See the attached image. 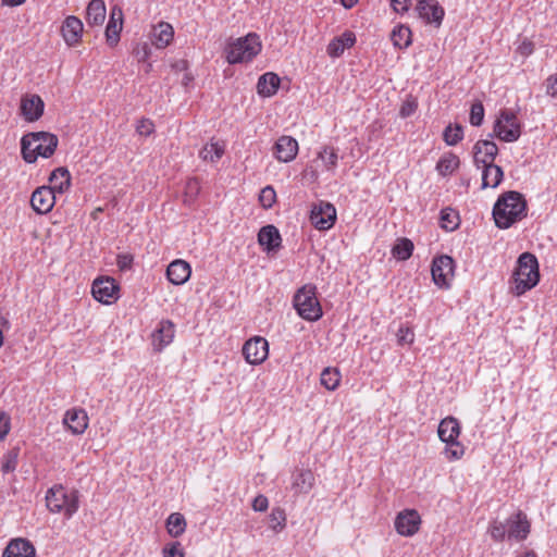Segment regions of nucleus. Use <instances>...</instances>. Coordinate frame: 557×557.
Instances as JSON below:
<instances>
[{
	"label": "nucleus",
	"mask_w": 557,
	"mask_h": 557,
	"mask_svg": "<svg viewBox=\"0 0 557 557\" xmlns=\"http://www.w3.org/2000/svg\"><path fill=\"white\" fill-rule=\"evenodd\" d=\"M527 216V200L516 190H509L498 197L493 207V218L498 228H509Z\"/></svg>",
	"instance_id": "obj_1"
},
{
	"label": "nucleus",
	"mask_w": 557,
	"mask_h": 557,
	"mask_svg": "<svg viewBox=\"0 0 557 557\" xmlns=\"http://www.w3.org/2000/svg\"><path fill=\"white\" fill-rule=\"evenodd\" d=\"M531 531V524L528 517L521 510L512 513L504 521L495 519L490 522L487 533L495 542L524 541Z\"/></svg>",
	"instance_id": "obj_2"
},
{
	"label": "nucleus",
	"mask_w": 557,
	"mask_h": 557,
	"mask_svg": "<svg viewBox=\"0 0 557 557\" xmlns=\"http://www.w3.org/2000/svg\"><path fill=\"white\" fill-rule=\"evenodd\" d=\"M59 144L54 134L48 132H34L24 135L21 139V152L25 162L34 163L38 157L50 158Z\"/></svg>",
	"instance_id": "obj_3"
},
{
	"label": "nucleus",
	"mask_w": 557,
	"mask_h": 557,
	"mask_svg": "<svg viewBox=\"0 0 557 557\" xmlns=\"http://www.w3.org/2000/svg\"><path fill=\"white\" fill-rule=\"evenodd\" d=\"M515 293L520 296L537 285L540 281L539 262L534 255L523 252L517 261L513 272Z\"/></svg>",
	"instance_id": "obj_4"
},
{
	"label": "nucleus",
	"mask_w": 557,
	"mask_h": 557,
	"mask_svg": "<svg viewBox=\"0 0 557 557\" xmlns=\"http://www.w3.org/2000/svg\"><path fill=\"white\" fill-rule=\"evenodd\" d=\"M262 45L256 33H249L244 37L228 42L225 52L230 64L250 62L261 51Z\"/></svg>",
	"instance_id": "obj_5"
},
{
	"label": "nucleus",
	"mask_w": 557,
	"mask_h": 557,
	"mask_svg": "<svg viewBox=\"0 0 557 557\" xmlns=\"http://www.w3.org/2000/svg\"><path fill=\"white\" fill-rule=\"evenodd\" d=\"M293 306L304 320L315 322L323 315V310L317 298V287L307 284L299 288L293 298Z\"/></svg>",
	"instance_id": "obj_6"
},
{
	"label": "nucleus",
	"mask_w": 557,
	"mask_h": 557,
	"mask_svg": "<svg viewBox=\"0 0 557 557\" xmlns=\"http://www.w3.org/2000/svg\"><path fill=\"white\" fill-rule=\"evenodd\" d=\"M438 437L446 444L444 456L449 460H458L465 454L463 445L458 441L460 435V424L455 417L444 418L437 429Z\"/></svg>",
	"instance_id": "obj_7"
},
{
	"label": "nucleus",
	"mask_w": 557,
	"mask_h": 557,
	"mask_svg": "<svg viewBox=\"0 0 557 557\" xmlns=\"http://www.w3.org/2000/svg\"><path fill=\"white\" fill-rule=\"evenodd\" d=\"M522 125L518 120L516 112L508 109L499 111L493 126V134L490 136L497 137L504 143H515L521 136Z\"/></svg>",
	"instance_id": "obj_8"
},
{
	"label": "nucleus",
	"mask_w": 557,
	"mask_h": 557,
	"mask_svg": "<svg viewBox=\"0 0 557 557\" xmlns=\"http://www.w3.org/2000/svg\"><path fill=\"white\" fill-rule=\"evenodd\" d=\"M46 505L49 511L64 515L70 519L78 509V500L74 495H67L62 485H53L47 491Z\"/></svg>",
	"instance_id": "obj_9"
},
{
	"label": "nucleus",
	"mask_w": 557,
	"mask_h": 557,
	"mask_svg": "<svg viewBox=\"0 0 557 557\" xmlns=\"http://www.w3.org/2000/svg\"><path fill=\"white\" fill-rule=\"evenodd\" d=\"M336 209L327 201H319L313 205L310 212V222L319 231L330 230L336 221Z\"/></svg>",
	"instance_id": "obj_10"
},
{
	"label": "nucleus",
	"mask_w": 557,
	"mask_h": 557,
	"mask_svg": "<svg viewBox=\"0 0 557 557\" xmlns=\"http://www.w3.org/2000/svg\"><path fill=\"white\" fill-rule=\"evenodd\" d=\"M455 261L447 255L440 256L433 260L431 273L434 283L438 287H448L454 276Z\"/></svg>",
	"instance_id": "obj_11"
},
{
	"label": "nucleus",
	"mask_w": 557,
	"mask_h": 557,
	"mask_svg": "<svg viewBox=\"0 0 557 557\" xmlns=\"http://www.w3.org/2000/svg\"><path fill=\"white\" fill-rule=\"evenodd\" d=\"M243 355L249 364L262 363L269 355L268 341L261 336L248 339L243 346Z\"/></svg>",
	"instance_id": "obj_12"
},
{
	"label": "nucleus",
	"mask_w": 557,
	"mask_h": 557,
	"mask_svg": "<svg viewBox=\"0 0 557 557\" xmlns=\"http://www.w3.org/2000/svg\"><path fill=\"white\" fill-rule=\"evenodd\" d=\"M421 517L416 509H405L395 519V529L403 536L414 535L420 528Z\"/></svg>",
	"instance_id": "obj_13"
},
{
	"label": "nucleus",
	"mask_w": 557,
	"mask_h": 557,
	"mask_svg": "<svg viewBox=\"0 0 557 557\" xmlns=\"http://www.w3.org/2000/svg\"><path fill=\"white\" fill-rule=\"evenodd\" d=\"M119 286L112 277H101L94 281L91 293L94 298L109 305L117 299Z\"/></svg>",
	"instance_id": "obj_14"
},
{
	"label": "nucleus",
	"mask_w": 557,
	"mask_h": 557,
	"mask_svg": "<svg viewBox=\"0 0 557 557\" xmlns=\"http://www.w3.org/2000/svg\"><path fill=\"white\" fill-rule=\"evenodd\" d=\"M416 10L428 24H433L435 27L442 25L445 10L437 0H419Z\"/></svg>",
	"instance_id": "obj_15"
},
{
	"label": "nucleus",
	"mask_w": 557,
	"mask_h": 557,
	"mask_svg": "<svg viewBox=\"0 0 557 557\" xmlns=\"http://www.w3.org/2000/svg\"><path fill=\"white\" fill-rule=\"evenodd\" d=\"M53 188L40 186L36 188L30 197V206L38 214L49 213L55 203V194Z\"/></svg>",
	"instance_id": "obj_16"
},
{
	"label": "nucleus",
	"mask_w": 557,
	"mask_h": 557,
	"mask_svg": "<svg viewBox=\"0 0 557 557\" xmlns=\"http://www.w3.org/2000/svg\"><path fill=\"white\" fill-rule=\"evenodd\" d=\"M497 154V145L488 139L478 140L473 147V160L476 168L494 163Z\"/></svg>",
	"instance_id": "obj_17"
},
{
	"label": "nucleus",
	"mask_w": 557,
	"mask_h": 557,
	"mask_svg": "<svg viewBox=\"0 0 557 557\" xmlns=\"http://www.w3.org/2000/svg\"><path fill=\"white\" fill-rule=\"evenodd\" d=\"M175 335V325L170 320H162L158 323V326L153 331L152 337V346L154 350L161 351L168 345L173 342Z\"/></svg>",
	"instance_id": "obj_18"
},
{
	"label": "nucleus",
	"mask_w": 557,
	"mask_h": 557,
	"mask_svg": "<svg viewBox=\"0 0 557 557\" xmlns=\"http://www.w3.org/2000/svg\"><path fill=\"white\" fill-rule=\"evenodd\" d=\"M298 152V143L292 136H281L274 145V156L281 162L293 161Z\"/></svg>",
	"instance_id": "obj_19"
},
{
	"label": "nucleus",
	"mask_w": 557,
	"mask_h": 557,
	"mask_svg": "<svg viewBox=\"0 0 557 557\" xmlns=\"http://www.w3.org/2000/svg\"><path fill=\"white\" fill-rule=\"evenodd\" d=\"M45 103L40 96L30 95L21 101V112L27 122H35L44 114Z\"/></svg>",
	"instance_id": "obj_20"
},
{
	"label": "nucleus",
	"mask_w": 557,
	"mask_h": 557,
	"mask_svg": "<svg viewBox=\"0 0 557 557\" xmlns=\"http://www.w3.org/2000/svg\"><path fill=\"white\" fill-rule=\"evenodd\" d=\"M258 243L267 252L277 251L282 244V237L272 224L262 226L258 233Z\"/></svg>",
	"instance_id": "obj_21"
},
{
	"label": "nucleus",
	"mask_w": 557,
	"mask_h": 557,
	"mask_svg": "<svg viewBox=\"0 0 557 557\" xmlns=\"http://www.w3.org/2000/svg\"><path fill=\"white\" fill-rule=\"evenodd\" d=\"M36 549L30 541L22 537L11 540L3 549L2 557H35Z\"/></svg>",
	"instance_id": "obj_22"
},
{
	"label": "nucleus",
	"mask_w": 557,
	"mask_h": 557,
	"mask_svg": "<svg viewBox=\"0 0 557 557\" xmlns=\"http://www.w3.org/2000/svg\"><path fill=\"white\" fill-rule=\"evenodd\" d=\"M63 422L73 434L79 435L83 434L88 426V416L84 409L73 408L65 412Z\"/></svg>",
	"instance_id": "obj_23"
},
{
	"label": "nucleus",
	"mask_w": 557,
	"mask_h": 557,
	"mask_svg": "<svg viewBox=\"0 0 557 557\" xmlns=\"http://www.w3.org/2000/svg\"><path fill=\"white\" fill-rule=\"evenodd\" d=\"M191 269L188 262L182 259L172 261L166 269V277L174 285H182L188 281Z\"/></svg>",
	"instance_id": "obj_24"
},
{
	"label": "nucleus",
	"mask_w": 557,
	"mask_h": 557,
	"mask_svg": "<svg viewBox=\"0 0 557 557\" xmlns=\"http://www.w3.org/2000/svg\"><path fill=\"white\" fill-rule=\"evenodd\" d=\"M174 37V28L168 22H160L153 26L150 39L152 45L158 49H164L168 47Z\"/></svg>",
	"instance_id": "obj_25"
},
{
	"label": "nucleus",
	"mask_w": 557,
	"mask_h": 557,
	"mask_svg": "<svg viewBox=\"0 0 557 557\" xmlns=\"http://www.w3.org/2000/svg\"><path fill=\"white\" fill-rule=\"evenodd\" d=\"M356 44V35L346 30L341 36L333 38L326 47V52L331 58H339L346 49Z\"/></svg>",
	"instance_id": "obj_26"
},
{
	"label": "nucleus",
	"mask_w": 557,
	"mask_h": 557,
	"mask_svg": "<svg viewBox=\"0 0 557 557\" xmlns=\"http://www.w3.org/2000/svg\"><path fill=\"white\" fill-rule=\"evenodd\" d=\"M62 36L69 46L76 45L83 34L82 21L73 15L67 16L61 27Z\"/></svg>",
	"instance_id": "obj_27"
},
{
	"label": "nucleus",
	"mask_w": 557,
	"mask_h": 557,
	"mask_svg": "<svg viewBox=\"0 0 557 557\" xmlns=\"http://www.w3.org/2000/svg\"><path fill=\"white\" fill-rule=\"evenodd\" d=\"M281 78L273 72L262 74L257 83V91L261 97H272L277 92Z\"/></svg>",
	"instance_id": "obj_28"
},
{
	"label": "nucleus",
	"mask_w": 557,
	"mask_h": 557,
	"mask_svg": "<svg viewBox=\"0 0 557 557\" xmlns=\"http://www.w3.org/2000/svg\"><path fill=\"white\" fill-rule=\"evenodd\" d=\"M49 182L51 184L49 187L53 188L54 194L65 193L71 186L70 171L64 166L54 169L49 176Z\"/></svg>",
	"instance_id": "obj_29"
},
{
	"label": "nucleus",
	"mask_w": 557,
	"mask_h": 557,
	"mask_svg": "<svg viewBox=\"0 0 557 557\" xmlns=\"http://www.w3.org/2000/svg\"><path fill=\"white\" fill-rule=\"evenodd\" d=\"M292 488L297 494H307L314 485V475L311 470H299L292 476Z\"/></svg>",
	"instance_id": "obj_30"
},
{
	"label": "nucleus",
	"mask_w": 557,
	"mask_h": 557,
	"mask_svg": "<svg viewBox=\"0 0 557 557\" xmlns=\"http://www.w3.org/2000/svg\"><path fill=\"white\" fill-rule=\"evenodd\" d=\"M482 188H496L503 181L504 171L495 163L482 166Z\"/></svg>",
	"instance_id": "obj_31"
},
{
	"label": "nucleus",
	"mask_w": 557,
	"mask_h": 557,
	"mask_svg": "<svg viewBox=\"0 0 557 557\" xmlns=\"http://www.w3.org/2000/svg\"><path fill=\"white\" fill-rule=\"evenodd\" d=\"M106 18V4L102 0H91L86 10V21L90 26H100Z\"/></svg>",
	"instance_id": "obj_32"
},
{
	"label": "nucleus",
	"mask_w": 557,
	"mask_h": 557,
	"mask_svg": "<svg viewBox=\"0 0 557 557\" xmlns=\"http://www.w3.org/2000/svg\"><path fill=\"white\" fill-rule=\"evenodd\" d=\"M411 29L406 25H398L394 27L391 34L393 45L399 49L408 48L412 42Z\"/></svg>",
	"instance_id": "obj_33"
},
{
	"label": "nucleus",
	"mask_w": 557,
	"mask_h": 557,
	"mask_svg": "<svg viewBox=\"0 0 557 557\" xmlns=\"http://www.w3.org/2000/svg\"><path fill=\"white\" fill-rule=\"evenodd\" d=\"M460 160L455 153L444 154L436 164V170L442 176L453 174L459 166Z\"/></svg>",
	"instance_id": "obj_34"
},
{
	"label": "nucleus",
	"mask_w": 557,
	"mask_h": 557,
	"mask_svg": "<svg viewBox=\"0 0 557 557\" xmlns=\"http://www.w3.org/2000/svg\"><path fill=\"white\" fill-rule=\"evenodd\" d=\"M413 243L406 237L398 238L392 248V253L397 260H408L413 252Z\"/></svg>",
	"instance_id": "obj_35"
},
{
	"label": "nucleus",
	"mask_w": 557,
	"mask_h": 557,
	"mask_svg": "<svg viewBox=\"0 0 557 557\" xmlns=\"http://www.w3.org/2000/svg\"><path fill=\"white\" fill-rule=\"evenodd\" d=\"M186 529L185 517L180 512L171 513L166 519V530L173 537L181 536Z\"/></svg>",
	"instance_id": "obj_36"
},
{
	"label": "nucleus",
	"mask_w": 557,
	"mask_h": 557,
	"mask_svg": "<svg viewBox=\"0 0 557 557\" xmlns=\"http://www.w3.org/2000/svg\"><path fill=\"white\" fill-rule=\"evenodd\" d=\"M320 382L326 389L334 391L339 385L341 373L336 368L327 367L321 372Z\"/></svg>",
	"instance_id": "obj_37"
},
{
	"label": "nucleus",
	"mask_w": 557,
	"mask_h": 557,
	"mask_svg": "<svg viewBox=\"0 0 557 557\" xmlns=\"http://www.w3.org/2000/svg\"><path fill=\"white\" fill-rule=\"evenodd\" d=\"M223 153H224V146L223 145H221L220 143H210V144H207L200 150L199 156L205 161L215 162L219 159H221Z\"/></svg>",
	"instance_id": "obj_38"
},
{
	"label": "nucleus",
	"mask_w": 557,
	"mask_h": 557,
	"mask_svg": "<svg viewBox=\"0 0 557 557\" xmlns=\"http://www.w3.org/2000/svg\"><path fill=\"white\" fill-rule=\"evenodd\" d=\"M20 447L15 446L2 456L1 471L7 474L15 471L18 462Z\"/></svg>",
	"instance_id": "obj_39"
},
{
	"label": "nucleus",
	"mask_w": 557,
	"mask_h": 557,
	"mask_svg": "<svg viewBox=\"0 0 557 557\" xmlns=\"http://www.w3.org/2000/svg\"><path fill=\"white\" fill-rule=\"evenodd\" d=\"M463 138V128L459 124L451 125L445 127L443 132V139L448 146H456Z\"/></svg>",
	"instance_id": "obj_40"
},
{
	"label": "nucleus",
	"mask_w": 557,
	"mask_h": 557,
	"mask_svg": "<svg viewBox=\"0 0 557 557\" xmlns=\"http://www.w3.org/2000/svg\"><path fill=\"white\" fill-rule=\"evenodd\" d=\"M318 158L323 162L327 171H334L338 163V154L335 148L324 147L319 151Z\"/></svg>",
	"instance_id": "obj_41"
},
{
	"label": "nucleus",
	"mask_w": 557,
	"mask_h": 557,
	"mask_svg": "<svg viewBox=\"0 0 557 557\" xmlns=\"http://www.w3.org/2000/svg\"><path fill=\"white\" fill-rule=\"evenodd\" d=\"M122 26H123V22L113 21V20L109 18L107 27H106V38H107V42L110 47H114L117 45V42L120 40V34L122 30Z\"/></svg>",
	"instance_id": "obj_42"
},
{
	"label": "nucleus",
	"mask_w": 557,
	"mask_h": 557,
	"mask_svg": "<svg viewBox=\"0 0 557 557\" xmlns=\"http://www.w3.org/2000/svg\"><path fill=\"white\" fill-rule=\"evenodd\" d=\"M285 522L286 515L284 509L280 507L273 508L269 517V527L273 531L280 532L285 528Z\"/></svg>",
	"instance_id": "obj_43"
},
{
	"label": "nucleus",
	"mask_w": 557,
	"mask_h": 557,
	"mask_svg": "<svg viewBox=\"0 0 557 557\" xmlns=\"http://www.w3.org/2000/svg\"><path fill=\"white\" fill-rule=\"evenodd\" d=\"M459 216L451 209H443L441 211V226L446 231H454L458 226Z\"/></svg>",
	"instance_id": "obj_44"
},
{
	"label": "nucleus",
	"mask_w": 557,
	"mask_h": 557,
	"mask_svg": "<svg viewBox=\"0 0 557 557\" xmlns=\"http://www.w3.org/2000/svg\"><path fill=\"white\" fill-rule=\"evenodd\" d=\"M396 337L398 345H411L414 342V332L409 325L401 324L396 333Z\"/></svg>",
	"instance_id": "obj_45"
},
{
	"label": "nucleus",
	"mask_w": 557,
	"mask_h": 557,
	"mask_svg": "<svg viewBox=\"0 0 557 557\" xmlns=\"http://www.w3.org/2000/svg\"><path fill=\"white\" fill-rule=\"evenodd\" d=\"M276 193L272 186H265L261 189L259 201L264 209H270L274 205Z\"/></svg>",
	"instance_id": "obj_46"
},
{
	"label": "nucleus",
	"mask_w": 557,
	"mask_h": 557,
	"mask_svg": "<svg viewBox=\"0 0 557 557\" xmlns=\"http://www.w3.org/2000/svg\"><path fill=\"white\" fill-rule=\"evenodd\" d=\"M484 120V107L482 102L476 101L472 103L471 110H470V124L472 126H480L483 123Z\"/></svg>",
	"instance_id": "obj_47"
},
{
	"label": "nucleus",
	"mask_w": 557,
	"mask_h": 557,
	"mask_svg": "<svg viewBox=\"0 0 557 557\" xmlns=\"http://www.w3.org/2000/svg\"><path fill=\"white\" fill-rule=\"evenodd\" d=\"M418 109V101L412 96H409L400 106L399 115L403 119L411 116Z\"/></svg>",
	"instance_id": "obj_48"
},
{
	"label": "nucleus",
	"mask_w": 557,
	"mask_h": 557,
	"mask_svg": "<svg viewBox=\"0 0 557 557\" xmlns=\"http://www.w3.org/2000/svg\"><path fill=\"white\" fill-rule=\"evenodd\" d=\"M136 132L140 136L147 137V136L151 135L154 132V124L149 119H141V120L138 121V123L136 125Z\"/></svg>",
	"instance_id": "obj_49"
},
{
	"label": "nucleus",
	"mask_w": 557,
	"mask_h": 557,
	"mask_svg": "<svg viewBox=\"0 0 557 557\" xmlns=\"http://www.w3.org/2000/svg\"><path fill=\"white\" fill-rule=\"evenodd\" d=\"M10 429H11L10 416L4 411H0V441H3L7 437V435L10 432Z\"/></svg>",
	"instance_id": "obj_50"
},
{
	"label": "nucleus",
	"mask_w": 557,
	"mask_h": 557,
	"mask_svg": "<svg viewBox=\"0 0 557 557\" xmlns=\"http://www.w3.org/2000/svg\"><path fill=\"white\" fill-rule=\"evenodd\" d=\"M134 258L129 253L117 255L116 265L121 271L131 270L133 265Z\"/></svg>",
	"instance_id": "obj_51"
},
{
	"label": "nucleus",
	"mask_w": 557,
	"mask_h": 557,
	"mask_svg": "<svg viewBox=\"0 0 557 557\" xmlns=\"http://www.w3.org/2000/svg\"><path fill=\"white\" fill-rule=\"evenodd\" d=\"M163 557H184V554L181 549V544L178 542H174L163 548Z\"/></svg>",
	"instance_id": "obj_52"
},
{
	"label": "nucleus",
	"mask_w": 557,
	"mask_h": 557,
	"mask_svg": "<svg viewBox=\"0 0 557 557\" xmlns=\"http://www.w3.org/2000/svg\"><path fill=\"white\" fill-rule=\"evenodd\" d=\"M268 506H269L268 498L261 494L256 496L252 502V509L255 511H260V512L265 511L268 509Z\"/></svg>",
	"instance_id": "obj_53"
},
{
	"label": "nucleus",
	"mask_w": 557,
	"mask_h": 557,
	"mask_svg": "<svg viewBox=\"0 0 557 557\" xmlns=\"http://www.w3.org/2000/svg\"><path fill=\"white\" fill-rule=\"evenodd\" d=\"M546 94L553 98L557 97V74L550 75L546 79Z\"/></svg>",
	"instance_id": "obj_54"
},
{
	"label": "nucleus",
	"mask_w": 557,
	"mask_h": 557,
	"mask_svg": "<svg viewBox=\"0 0 557 557\" xmlns=\"http://www.w3.org/2000/svg\"><path fill=\"white\" fill-rule=\"evenodd\" d=\"M411 0H391V7L397 13H405L409 10Z\"/></svg>",
	"instance_id": "obj_55"
},
{
	"label": "nucleus",
	"mask_w": 557,
	"mask_h": 557,
	"mask_svg": "<svg viewBox=\"0 0 557 557\" xmlns=\"http://www.w3.org/2000/svg\"><path fill=\"white\" fill-rule=\"evenodd\" d=\"M534 46L533 42L530 40L522 41L521 45L518 47V51L520 52L521 55L524 57L532 54Z\"/></svg>",
	"instance_id": "obj_56"
},
{
	"label": "nucleus",
	"mask_w": 557,
	"mask_h": 557,
	"mask_svg": "<svg viewBox=\"0 0 557 557\" xmlns=\"http://www.w3.org/2000/svg\"><path fill=\"white\" fill-rule=\"evenodd\" d=\"M149 54H150V48L145 42V44H143L141 48L137 50L138 61L139 62L146 61L149 58Z\"/></svg>",
	"instance_id": "obj_57"
},
{
	"label": "nucleus",
	"mask_w": 557,
	"mask_h": 557,
	"mask_svg": "<svg viewBox=\"0 0 557 557\" xmlns=\"http://www.w3.org/2000/svg\"><path fill=\"white\" fill-rule=\"evenodd\" d=\"M110 20L123 22V12L119 7H113L110 12Z\"/></svg>",
	"instance_id": "obj_58"
},
{
	"label": "nucleus",
	"mask_w": 557,
	"mask_h": 557,
	"mask_svg": "<svg viewBox=\"0 0 557 557\" xmlns=\"http://www.w3.org/2000/svg\"><path fill=\"white\" fill-rule=\"evenodd\" d=\"M187 193L189 194H194V195H197L198 191H199V184H198V181L196 178H190L188 182H187Z\"/></svg>",
	"instance_id": "obj_59"
},
{
	"label": "nucleus",
	"mask_w": 557,
	"mask_h": 557,
	"mask_svg": "<svg viewBox=\"0 0 557 557\" xmlns=\"http://www.w3.org/2000/svg\"><path fill=\"white\" fill-rule=\"evenodd\" d=\"M26 0H2L3 5L8 7H17L25 2Z\"/></svg>",
	"instance_id": "obj_60"
},
{
	"label": "nucleus",
	"mask_w": 557,
	"mask_h": 557,
	"mask_svg": "<svg viewBox=\"0 0 557 557\" xmlns=\"http://www.w3.org/2000/svg\"><path fill=\"white\" fill-rule=\"evenodd\" d=\"M342 4L346 9H351L355 4H357L358 0H341Z\"/></svg>",
	"instance_id": "obj_61"
},
{
	"label": "nucleus",
	"mask_w": 557,
	"mask_h": 557,
	"mask_svg": "<svg viewBox=\"0 0 557 557\" xmlns=\"http://www.w3.org/2000/svg\"><path fill=\"white\" fill-rule=\"evenodd\" d=\"M521 557H536V554L534 552H527L522 554Z\"/></svg>",
	"instance_id": "obj_62"
},
{
	"label": "nucleus",
	"mask_w": 557,
	"mask_h": 557,
	"mask_svg": "<svg viewBox=\"0 0 557 557\" xmlns=\"http://www.w3.org/2000/svg\"><path fill=\"white\" fill-rule=\"evenodd\" d=\"M3 344V334H2V331L0 330V347L2 346Z\"/></svg>",
	"instance_id": "obj_63"
}]
</instances>
